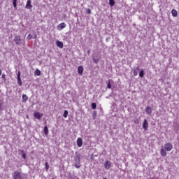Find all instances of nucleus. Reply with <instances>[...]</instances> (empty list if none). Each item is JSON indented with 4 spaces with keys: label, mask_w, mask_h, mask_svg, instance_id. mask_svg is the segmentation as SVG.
<instances>
[{
    "label": "nucleus",
    "mask_w": 179,
    "mask_h": 179,
    "mask_svg": "<svg viewBox=\"0 0 179 179\" xmlns=\"http://www.w3.org/2000/svg\"><path fill=\"white\" fill-rule=\"evenodd\" d=\"M24 174L21 173L20 171H15L13 173V179H23Z\"/></svg>",
    "instance_id": "nucleus-1"
},
{
    "label": "nucleus",
    "mask_w": 179,
    "mask_h": 179,
    "mask_svg": "<svg viewBox=\"0 0 179 179\" xmlns=\"http://www.w3.org/2000/svg\"><path fill=\"white\" fill-rule=\"evenodd\" d=\"M164 149L166 152H170L173 149V144L170 143H166L164 145Z\"/></svg>",
    "instance_id": "nucleus-2"
},
{
    "label": "nucleus",
    "mask_w": 179,
    "mask_h": 179,
    "mask_svg": "<svg viewBox=\"0 0 179 179\" xmlns=\"http://www.w3.org/2000/svg\"><path fill=\"white\" fill-rule=\"evenodd\" d=\"M14 43L16 45H20V44H22V38H20V36H15L14 37Z\"/></svg>",
    "instance_id": "nucleus-3"
},
{
    "label": "nucleus",
    "mask_w": 179,
    "mask_h": 179,
    "mask_svg": "<svg viewBox=\"0 0 179 179\" xmlns=\"http://www.w3.org/2000/svg\"><path fill=\"white\" fill-rule=\"evenodd\" d=\"M104 167L106 170H110V169H111V162L108 160L105 161Z\"/></svg>",
    "instance_id": "nucleus-4"
},
{
    "label": "nucleus",
    "mask_w": 179,
    "mask_h": 179,
    "mask_svg": "<svg viewBox=\"0 0 179 179\" xmlns=\"http://www.w3.org/2000/svg\"><path fill=\"white\" fill-rule=\"evenodd\" d=\"M148 127H149V123L148 122V120L146 119H145L143 122V129H145V131H148Z\"/></svg>",
    "instance_id": "nucleus-5"
},
{
    "label": "nucleus",
    "mask_w": 179,
    "mask_h": 179,
    "mask_svg": "<svg viewBox=\"0 0 179 179\" xmlns=\"http://www.w3.org/2000/svg\"><path fill=\"white\" fill-rule=\"evenodd\" d=\"M153 111V109H152V108L150 106H147L145 108V113L147 114V115H150V114H152Z\"/></svg>",
    "instance_id": "nucleus-6"
},
{
    "label": "nucleus",
    "mask_w": 179,
    "mask_h": 179,
    "mask_svg": "<svg viewBox=\"0 0 179 179\" xmlns=\"http://www.w3.org/2000/svg\"><path fill=\"white\" fill-rule=\"evenodd\" d=\"M83 145V140H82V138H78L77 139V146H78V148H82Z\"/></svg>",
    "instance_id": "nucleus-7"
},
{
    "label": "nucleus",
    "mask_w": 179,
    "mask_h": 179,
    "mask_svg": "<svg viewBox=\"0 0 179 179\" xmlns=\"http://www.w3.org/2000/svg\"><path fill=\"white\" fill-rule=\"evenodd\" d=\"M65 27H66V24L62 22L57 26V30H63Z\"/></svg>",
    "instance_id": "nucleus-8"
},
{
    "label": "nucleus",
    "mask_w": 179,
    "mask_h": 179,
    "mask_svg": "<svg viewBox=\"0 0 179 179\" xmlns=\"http://www.w3.org/2000/svg\"><path fill=\"white\" fill-rule=\"evenodd\" d=\"M34 117L37 118V120H41V117H43V115H41L40 112H36L34 113Z\"/></svg>",
    "instance_id": "nucleus-9"
},
{
    "label": "nucleus",
    "mask_w": 179,
    "mask_h": 179,
    "mask_svg": "<svg viewBox=\"0 0 179 179\" xmlns=\"http://www.w3.org/2000/svg\"><path fill=\"white\" fill-rule=\"evenodd\" d=\"M56 45L59 47V48H64V43L59 41H56Z\"/></svg>",
    "instance_id": "nucleus-10"
},
{
    "label": "nucleus",
    "mask_w": 179,
    "mask_h": 179,
    "mask_svg": "<svg viewBox=\"0 0 179 179\" xmlns=\"http://www.w3.org/2000/svg\"><path fill=\"white\" fill-rule=\"evenodd\" d=\"M25 8L27 9H31V8H33V6H31V1H27V3L26 4Z\"/></svg>",
    "instance_id": "nucleus-11"
},
{
    "label": "nucleus",
    "mask_w": 179,
    "mask_h": 179,
    "mask_svg": "<svg viewBox=\"0 0 179 179\" xmlns=\"http://www.w3.org/2000/svg\"><path fill=\"white\" fill-rule=\"evenodd\" d=\"M161 156H163V157H166V156H167V152H166V150H164V148H162L161 151Z\"/></svg>",
    "instance_id": "nucleus-12"
},
{
    "label": "nucleus",
    "mask_w": 179,
    "mask_h": 179,
    "mask_svg": "<svg viewBox=\"0 0 179 179\" xmlns=\"http://www.w3.org/2000/svg\"><path fill=\"white\" fill-rule=\"evenodd\" d=\"M78 72L79 75H82V73H83V66H78Z\"/></svg>",
    "instance_id": "nucleus-13"
},
{
    "label": "nucleus",
    "mask_w": 179,
    "mask_h": 179,
    "mask_svg": "<svg viewBox=\"0 0 179 179\" xmlns=\"http://www.w3.org/2000/svg\"><path fill=\"white\" fill-rule=\"evenodd\" d=\"M138 72H139V66H137L134 70V76H138Z\"/></svg>",
    "instance_id": "nucleus-14"
},
{
    "label": "nucleus",
    "mask_w": 179,
    "mask_h": 179,
    "mask_svg": "<svg viewBox=\"0 0 179 179\" xmlns=\"http://www.w3.org/2000/svg\"><path fill=\"white\" fill-rule=\"evenodd\" d=\"M171 13L174 17H176L177 15H178V13L175 9L171 10Z\"/></svg>",
    "instance_id": "nucleus-15"
},
{
    "label": "nucleus",
    "mask_w": 179,
    "mask_h": 179,
    "mask_svg": "<svg viewBox=\"0 0 179 179\" xmlns=\"http://www.w3.org/2000/svg\"><path fill=\"white\" fill-rule=\"evenodd\" d=\"M35 75L36 76H40V75H41V71H40V69H36L35 71Z\"/></svg>",
    "instance_id": "nucleus-16"
},
{
    "label": "nucleus",
    "mask_w": 179,
    "mask_h": 179,
    "mask_svg": "<svg viewBox=\"0 0 179 179\" xmlns=\"http://www.w3.org/2000/svg\"><path fill=\"white\" fill-rule=\"evenodd\" d=\"M44 134L45 136H48V127L47 126L44 127Z\"/></svg>",
    "instance_id": "nucleus-17"
},
{
    "label": "nucleus",
    "mask_w": 179,
    "mask_h": 179,
    "mask_svg": "<svg viewBox=\"0 0 179 179\" xmlns=\"http://www.w3.org/2000/svg\"><path fill=\"white\" fill-rule=\"evenodd\" d=\"M139 76L141 78H143V76H145V71H143V69H141L139 72Z\"/></svg>",
    "instance_id": "nucleus-18"
},
{
    "label": "nucleus",
    "mask_w": 179,
    "mask_h": 179,
    "mask_svg": "<svg viewBox=\"0 0 179 179\" xmlns=\"http://www.w3.org/2000/svg\"><path fill=\"white\" fill-rule=\"evenodd\" d=\"M27 100H29V97H27V95L23 94L22 95V101L25 102V101H27Z\"/></svg>",
    "instance_id": "nucleus-19"
},
{
    "label": "nucleus",
    "mask_w": 179,
    "mask_h": 179,
    "mask_svg": "<svg viewBox=\"0 0 179 179\" xmlns=\"http://www.w3.org/2000/svg\"><path fill=\"white\" fill-rule=\"evenodd\" d=\"M75 162H76V163L80 164V158H79V157H75Z\"/></svg>",
    "instance_id": "nucleus-20"
},
{
    "label": "nucleus",
    "mask_w": 179,
    "mask_h": 179,
    "mask_svg": "<svg viewBox=\"0 0 179 179\" xmlns=\"http://www.w3.org/2000/svg\"><path fill=\"white\" fill-rule=\"evenodd\" d=\"M69 113L68 112V110H64L63 117H64V118H66V117H68V114H69Z\"/></svg>",
    "instance_id": "nucleus-21"
},
{
    "label": "nucleus",
    "mask_w": 179,
    "mask_h": 179,
    "mask_svg": "<svg viewBox=\"0 0 179 179\" xmlns=\"http://www.w3.org/2000/svg\"><path fill=\"white\" fill-rule=\"evenodd\" d=\"M109 5L110 6H114V5H115V1H109Z\"/></svg>",
    "instance_id": "nucleus-22"
},
{
    "label": "nucleus",
    "mask_w": 179,
    "mask_h": 179,
    "mask_svg": "<svg viewBox=\"0 0 179 179\" xmlns=\"http://www.w3.org/2000/svg\"><path fill=\"white\" fill-rule=\"evenodd\" d=\"M96 107H97V106L96 105V103H92V110H96Z\"/></svg>",
    "instance_id": "nucleus-23"
},
{
    "label": "nucleus",
    "mask_w": 179,
    "mask_h": 179,
    "mask_svg": "<svg viewBox=\"0 0 179 179\" xmlns=\"http://www.w3.org/2000/svg\"><path fill=\"white\" fill-rule=\"evenodd\" d=\"M93 61L94 62V64H99V61H100L99 59H96V58H93Z\"/></svg>",
    "instance_id": "nucleus-24"
},
{
    "label": "nucleus",
    "mask_w": 179,
    "mask_h": 179,
    "mask_svg": "<svg viewBox=\"0 0 179 179\" xmlns=\"http://www.w3.org/2000/svg\"><path fill=\"white\" fill-rule=\"evenodd\" d=\"M17 83L19 86H22V79L21 78H17Z\"/></svg>",
    "instance_id": "nucleus-25"
},
{
    "label": "nucleus",
    "mask_w": 179,
    "mask_h": 179,
    "mask_svg": "<svg viewBox=\"0 0 179 179\" xmlns=\"http://www.w3.org/2000/svg\"><path fill=\"white\" fill-rule=\"evenodd\" d=\"M110 82H111L110 80H108V85H107L108 89H111V83Z\"/></svg>",
    "instance_id": "nucleus-26"
},
{
    "label": "nucleus",
    "mask_w": 179,
    "mask_h": 179,
    "mask_svg": "<svg viewBox=\"0 0 179 179\" xmlns=\"http://www.w3.org/2000/svg\"><path fill=\"white\" fill-rule=\"evenodd\" d=\"M45 166L46 171H48V169H50V165H48V162H45Z\"/></svg>",
    "instance_id": "nucleus-27"
},
{
    "label": "nucleus",
    "mask_w": 179,
    "mask_h": 179,
    "mask_svg": "<svg viewBox=\"0 0 179 179\" xmlns=\"http://www.w3.org/2000/svg\"><path fill=\"white\" fill-rule=\"evenodd\" d=\"M86 12H87V15H90V13H92V10H90V8H87Z\"/></svg>",
    "instance_id": "nucleus-28"
},
{
    "label": "nucleus",
    "mask_w": 179,
    "mask_h": 179,
    "mask_svg": "<svg viewBox=\"0 0 179 179\" xmlns=\"http://www.w3.org/2000/svg\"><path fill=\"white\" fill-rule=\"evenodd\" d=\"M27 38V40H31V38H33V36L31 34H29Z\"/></svg>",
    "instance_id": "nucleus-29"
},
{
    "label": "nucleus",
    "mask_w": 179,
    "mask_h": 179,
    "mask_svg": "<svg viewBox=\"0 0 179 179\" xmlns=\"http://www.w3.org/2000/svg\"><path fill=\"white\" fill-rule=\"evenodd\" d=\"M21 153H22V158L25 160L26 159V153L23 152V150L21 151Z\"/></svg>",
    "instance_id": "nucleus-30"
},
{
    "label": "nucleus",
    "mask_w": 179,
    "mask_h": 179,
    "mask_svg": "<svg viewBox=\"0 0 179 179\" xmlns=\"http://www.w3.org/2000/svg\"><path fill=\"white\" fill-rule=\"evenodd\" d=\"M13 5L14 8H16V6H17V1H13Z\"/></svg>",
    "instance_id": "nucleus-31"
},
{
    "label": "nucleus",
    "mask_w": 179,
    "mask_h": 179,
    "mask_svg": "<svg viewBox=\"0 0 179 179\" xmlns=\"http://www.w3.org/2000/svg\"><path fill=\"white\" fill-rule=\"evenodd\" d=\"M75 167H76V169H80V165H79V164L76 163V164H75Z\"/></svg>",
    "instance_id": "nucleus-32"
},
{
    "label": "nucleus",
    "mask_w": 179,
    "mask_h": 179,
    "mask_svg": "<svg viewBox=\"0 0 179 179\" xmlns=\"http://www.w3.org/2000/svg\"><path fill=\"white\" fill-rule=\"evenodd\" d=\"M1 78L2 79H3V80H5V79L6 78V76L5 74H2Z\"/></svg>",
    "instance_id": "nucleus-33"
},
{
    "label": "nucleus",
    "mask_w": 179,
    "mask_h": 179,
    "mask_svg": "<svg viewBox=\"0 0 179 179\" xmlns=\"http://www.w3.org/2000/svg\"><path fill=\"white\" fill-rule=\"evenodd\" d=\"M134 124H139V120L136 119V120H134Z\"/></svg>",
    "instance_id": "nucleus-34"
},
{
    "label": "nucleus",
    "mask_w": 179,
    "mask_h": 179,
    "mask_svg": "<svg viewBox=\"0 0 179 179\" xmlns=\"http://www.w3.org/2000/svg\"><path fill=\"white\" fill-rule=\"evenodd\" d=\"M17 76V78H20V71H18Z\"/></svg>",
    "instance_id": "nucleus-35"
},
{
    "label": "nucleus",
    "mask_w": 179,
    "mask_h": 179,
    "mask_svg": "<svg viewBox=\"0 0 179 179\" xmlns=\"http://www.w3.org/2000/svg\"><path fill=\"white\" fill-rule=\"evenodd\" d=\"M36 37H37V36H36V35H34V36H32V38H36Z\"/></svg>",
    "instance_id": "nucleus-36"
},
{
    "label": "nucleus",
    "mask_w": 179,
    "mask_h": 179,
    "mask_svg": "<svg viewBox=\"0 0 179 179\" xmlns=\"http://www.w3.org/2000/svg\"><path fill=\"white\" fill-rule=\"evenodd\" d=\"M2 75V70L0 69V76Z\"/></svg>",
    "instance_id": "nucleus-37"
},
{
    "label": "nucleus",
    "mask_w": 179,
    "mask_h": 179,
    "mask_svg": "<svg viewBox=\"0 0 179 179\" xmlns=\"http://www.w3.org/2000/svg\"><path fill=\"white\" fill-rule=\"evenodd\" d=\"M103 179H107V178H103Z\"/></svg>",
    "instance_id": "nucleus-38"
},
{
    "label": "nucleus",
    "mask_w": 179,
    "mask_h": 179,
    "mask_svg": "<svg viewBox=\"0 0 179 179\" xmlns=\"http://www.w3.org/2000/svg\"><path fill=\"white\" fill-rule=\"evenodd\" d=\"M109 1H114V0H109Z\"/></svg>",
    "instance_id": "nucleus-39"
}]
</instances>
